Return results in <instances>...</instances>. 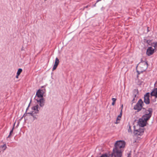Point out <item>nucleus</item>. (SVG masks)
I'll return each instance as SVG.
<instances>
[{
    "mask_svg": "<svg viewBox=\"0 0 157 157\" xmlns=\"http://www.w3.org/2000/svg\"><path fill=\"white\" fill-rule=\"evenodd\" d=\"M147 44L151 45V40H147Z\"/></svg>",
    "mask_w": 157,
    "mask_h": 157,
    "instance_id": "5701e85b",
    "label": "nucleus"
},
{
    "mask_svg": "<svg viewBox=\"0 0 157 157\" xmlns=\"http://www.w3.org/2000/svg\"><path fill=\"white\" fill-rule=\"evenodd\" d=\"M124 150H121L114 147L112 153V156L117 157H121Z\"/></svg>",
    "mask_w": 157,
    "mask_h": 157,
    "instance_id": "7ed1b4c3",
    "label": "nucleus"
},
{
    "mask_svg": "<svg viewBox=\"0 0 157 157\" xmlns=\"http://www.w3.org/2000/svg\"><path fill=\"white\" fill-rule=\"evenodd\" d=\"M42 89H40L36 92V96L39 98H43L44 94L45 92V89L44 86L42 87Z\"/></svg>",
    "mask_w": 157,
    "mask_h": 157,
    "instance_id": "0eeeda50",
    "label": "nucleus"
},
{
    "mask_svg": "<svg viewBox=\"0 0 157 157\" xmlns=\"http://www.w3.org/2000/svg\"><path fill=\"white\" fill-rule=\"evenodd\" d=\"M96 3H97L96 2V3L93 6L94 7V6H96Z\"/></svg>",
    "mask_w": 157,
    "mask_h": 157,
    "instance_id": "473e14b6",
    "label": "nucleus"
},
{
    "mask_svg": "<svg viewBox=\"0 0 157 157\" xmlns=\"http://www.w3.org/2000/svg\"><path fill=\"white\" fill-rule=\"evenodd\" d=\"M7 147L6 146V144H4L3 145L1 146L0 147V149H2L3 151L6 150Z\"/></svg>",
    "mask_w": 157,
    "mask_h": 157,
    "instance_id": "dca6fc26",
    "label": "nucleus"
},
{
    "mask_svg": "<svg viewBox=\"0 0 157 157\" xmlns=\"http://www.w3.org/2000/svg\"><path fill=\"white\" fill-rule=\"evenodd\" d=\"M24 116V115L21 117V119H22L23 118V117Z\"/></svg>",
    "mask_w": 157,
    "mask_h": 157,
    "instance_id": "72a5a7b5",
    "label": "nucleus"
},
{
    "mask_svg": "<svg viewBox=\"0 0 157 157\" xmlns=\"http://www.w3.org/2000/svg\"><path fill=\"white\" fill-rule=\"evenodd\" d=\"M149 95V93H147L144 96V101L146 104H148L150 103Z\"/></svg>",
    "mask_w": 157,
    "mask_h": 157,
    "instance_id": "9d476101",
    "label": "nucleus"
},
{
    "mask_svg": "<svg viewBox=\"0 0 157 157\" xmlns=\"http://www.w3.org/2000/svg\"><path fill=\"white\" fill-rule=\"evenodd\" d=\"M59 63V60L57 58H56L55 59V61L54 63V64L52 68V70L54 71L55 70Z\"/></svg>",
    "mask_w": 157,
    "mask_h": 157,
    "instance_id": "4468645a",
    "label": "nucleus"
},
{
    "mask_svg": "<svg viewBox=\"0 0 157 157\" xmlns=\"http://www.w3.org/2000/svg\"><path fill=\"white\" fill-rule=\"evenodd\" d=\"M102 0H97V1H96V3L99 2V1H101Z\"/></svg>",
    "mask_w": 157,
    "mask_h": 157,
    "instance_id": "cd10ccee",
    "label": "nucleus"
},
{
    "mask_svg": "<svg viewBox=\"0 0 157 157\" xmlns=\"http://www.w3.org/2000/svg\"><path fill=\"white\" fill-rule=\"evenodd\" d=\"M19 75H18L17 74V75L16 76V78H18Z\"/></svg>",
    "mask_w": 157,
    "mask_h": 157,
    "instance_id": "c85d7f7f",
    "label": "nucleus"
},
{
    "mask_svg": "<svg viewBox=\"0 0 157 157\" xmlns=\"http://www.w3.org/2000/svg\"><path fill=\"white\" fill-rule=\"evenodd\" d=\"M11 135V134H9V135L8 136V138L10 136V135Z\"/></svg>",
    "mask_w": 157,
    "mask_h": 157,
    "instance_id": "2f4dec72",
    "label": "nucleus"
},
{
    "mask_svg": "<svg viewBox=\"0 0 157 157\" xmlns=\"http://www.w3.org/2000/svg\"><path fill=\"white\" fill-rule=\"evenodd\" d=\"M144 130L142 129H134V134L136 136H141L142 135L144 132Z\"/></svg>",
    "mask_w": 157,
    "mask_h": 157,
    "instance_id": "1a4fd4ad",
    "label": "nucleus"
},
{
    "mask_svg": "<svg viewBox=\"0 0 157 157\" xmlns=\"http://www.w3.org/2000/svg\"><path fill=\"white\" fill-rule=\"evenodd\" d=\"M154 50L155 48H153L151 47H148L147 50V54L148 56L152 55L154 52Z\"/></svg>",
    "mask_w": 157,
    "mask_h": 157,
    "instance_id": "f8f14e48",
    "label": "nucleus"
},
{
    "mask_svg": "<svg viewBox=\"0 0 157 157\" xmlns=\"http://www.w3.org/2000/svg\"><path fill=\"white\" fill-rule=\"evenodd\" d=\"M15 124V123L14 124L13 127V128H12V130L10 131V134H11L13 132V130L14 129V126Z\"/></svg>",
    "mask_w": 157,
    "mask_h": 157,
    "instance_id": "412c9836",
    "label": "nucleus"
},
{
    "mask_svg": "<svg viewBox=\"0 0 157 157\" xmlns=\"http://www.w3.org/2000/svg\"><path fill=\"white\" fill-rule=\"evenodd\" d=\"M127 157H131V154L129 153L128 154V156Z\"/></svg>",
    "mask_w": 157,
    "mask_h": 157,
    "instance_id": "a878e982",
    "label": "nucleus"
},
{
    "mask_svg": "<svg viewBox=\"0 0 157 157\" xmlns=\"http://www.w3.org/2000/svg\"><path fill=\"white\" fill-rule=\"evenodd\" d=\"M29 106H28V107L27 108V109H26V111H27V110L28 109V108H29Z\"/></svg>",
    "mask_w": 157,
    "mask_h": 157,
    "instance_id": "c756f323",
    "label": "nucleus"
},
{
    "mask_svg": "<svg viewBox=\"0 0 157 157\" xmlns=\"http://www.w3.org/2000/svg\"><path fill=\"white\" fill-rule=\"evenodd\" d=\"M151 45L153 47H154V48L155 49L156 48V47L157 46V42H154L153 43H151Z\"/></svg>",
    "mask_w": 157,
    "mask_h": 157,
    "instance_id": "f3484780",
    "label": "nucleus"
},
{
    "mask_svg": "<svg viewBox=\"0 0 157 157\" xmlns=\"http://www.w3.org/2000/svg\"><path fill=\"white\" fill-rule=\"evenodd\" d=\"M11 135V134H9V135L8 136V138L10 136V135Z\"/></svg>",
    "mask_w": 157,
    "mask_h": 157,
    "instance_id": "7c9ffc66",
    "label": "nucleus"
},
{
    "mask_svg": "<svg viewBox=\"0 0 157 157\" xmlns=\"http://www.w3.org/2000/svg\"><path fill=\"white\" fill-rule=\"evenodd\" d=\"M32 116L33 117L34 119H37V118L34 115H33Z\"/></svg>",
    "mask_w": 157,
    "mask_h": 157,
    "instance_id": "bb28decb",
    "label": "nucleus"
},
{
    "mask_svg": "<svg viewBox=\"0 0 157 157\" xmlns=\"http://www.w3.org/2000/svg\"><path fill=\"white\" fill-rule=\"evenodd\" d=\"M127 127L128 128V132H132V130L131 129V126L129 124H128V125Z\"/></svg>",
    "mask_w": 157,
    "mask_h": 157,
    "instance_id": "6ab92c4d",
    "label": "nucleus"
},
{
    "mask_svg": "<svg viewBox=\"0 0 157 157\" xmlns=\"http://www.w3.org/2000/svg\"><path fill=\"white\" fill-rule=\"evenodd\" d=\"M116 100V99L114 98H112V100L113 101V102L112 103V105H114Z\"/></svg>",
    "mask_w": 157,
    "mask_h": 157,
    "instance_id": "aec40b11",
    "label": "nucleus"
},
{
    "mask_svg": "<svg viewBox=\"0 0 157 157\" xmlns=\"http://www.w3.org/2000/svg\"><path fill=\"white\" fill-rule=\"evenodd\" d=\"M152 109L151 108H149L147 110H146L144 112V114L143 116L141 118L147 122L152 115Z\"/></svg>",
    "mask_w": 157,
    "mask_h": 157,
    "instance_id": "f03ea898",
    "label": "nucleus"
},
{
    "mask_svg": "<svg viewBox=\"0 0 157 157\" xmlns=\"http://www.w3.org/2000/svg\"><path fill=\"white\" fill-rule=\"evenodd\" d=\"M151 100L155 102L157 98V88H154L151 93Z\"/></svg>",
    "mask_w": 157,
    "mask_h": 157,
    "instance_id": "423d86ee",
    "label": "nucleus"
},
{
    "mask_svg": "<svg viewBox=\"0 0 157 157\" xmlns=\"http://www.w3.org/2000/svg\"><path fill=\"white\" fill-rule=\"evenodd\" d=\"M123 105H122V106H121V107L122 108L123 107Z\"/></svg>",
    "mask_w": 157,
    "mask_h": 157,
    "instance_id": "f704fd0d",
    "label": "nucleus"
},
{
    "mask_svg": "<svg viewBox=\"0 0 157 157\" xmlns=\"http://www.w3.org/2000/svg\"><path fill=\"white\" fill-rule=\"evenodd\" d=\"M32 109L34 111V113L38 114L39 113V111L40 110V108L38 105H36L32 107Z\"/></svg>",
    "mask_w": 157,
    "mask_h": 157,
    "instance_id": "ddd939ff",
    "label": "nucleus"
},
{
    "mask_svg": "<svg viewBox=\"0 0 157 157\" xmlns=\"http://www.w3.org/2000/svg\"><path fill=\"white\" fill-rule=\"evenodd\" d=\"M148 67V64L147 62L143 61L139 63L137 66L138 69H140L139 71L140 72H142L145 71L147 69Z\"/></svg>",
    "mask_w": 157,
    "mask_h": 157,
    "instance_id": "f257e3e1",
    "label": "nucleus"
},
{
    "mask_svg": "<svg viewBox=\"0 0 157 157\" xmlns=\"http://www.w3.org/2000/svg\"><path fill=\"white\" fill-rule=\"evenodd\" d=\"M133 96L134 97V98L133 100V101H134L136 98H137V96L138 94V90L137 89H136L134 90L133 91Z\"/></svg>",
    "mask_w": 157,
    "mask_h": 157,
    "instance_id": "2eb2a0df",
    "label": "nucleus"
},
{
    "mask_svg": "<svg viewBox=\"0 0 157 157\" xmlns=\"http://www.w3.org/2000/svg\"><path fill=\"white\" fill-rule=\"evenodd\" d=\"M109 157V156H107L106 155H102L101 157Z\"/></svg>",
    "mask_w": 157,
    "mask_h": 157,
    "instance_id": "393cba45",
    "label": "nucleus"
},
{
    "mask_svg": "<svg viewBox=\"0 0 157 157\" xmlns=\"http://www.w3.org/2000/svg\"><path fill=\"white\" fill-rule=\"evenodd\" d=\"M125 142L124 140H118L116 142L114 147L123 150L125 147Z\"/></svg>",
    "mask_w": 157,
    "mask_h": 157,
    "instance_id": "20e7f679",
    "label": "nucleus"
},
{
    "mask_svg": "<svg viewBox=\"0 0 157 157\" xmlns=\"http://www.w3.org/2000/svg\"><path fill=\"white\" fill-rule=\"evenodd\" d=\"M121 115H122V112H121V113L120 115H119L118 116V117H117V120H119L120 119L119 118H121Z\"/></svg>",
    "mask_w": 157,
    "mask_h": 157,
    "instance_id": "4be33fe9",
    "label": "nucleus"
},
{
    "mask_svg": "<svg viewBox=\"0 0 157 157\" xmlns=\"http://www.w3.org/2000/svg\"><path fill=\"white\" fill-rule=\"evenodd\" d=\"M147 122L142 118H140L138 122V125L141 127H144L146 125Z\"/></svg>",
    "mask_w": 157,
    "mask_h": 157,
    "instance_id": "6e6552de",
    "label": "nucleus"
},
{
    "mask_svg": "<svg viewBox=\"0 0 157 157\" xmlns=\"http://www.w3.org/2000/svg\"><path fill=\"white\" fill-rule=\"evenodd\" d=\"M144 103L141 99L138 101L136 104L134 106V109L137 110V111H140L142 108Z\"/></svg>",
    "mask_w": 157,
    "mask_h": 157,
    "instance_id": "39448f33",
    "label": "nucleus"
},
{
    "mask_svg": "<svg viewBox=\"0 0 157 157\" xmlns=\"http://www.w3.org/2000/svg\"><path fill=\"white\" fill-rule=\"evenodd\" d=\"M28 113L30 114L32 116H33L34 115V114H33V112H31V113Z\"/></svg>",
    "mask_w": 157,
    "mask_h": 157,
    "instance_id": "b1692460",
    "label": "nucleus"
},
{
    "mask_svg": "<svg viewBox=\"0 0 157 157\" xmlns=\"http://www.w3.org/2000/svg\"><path fill=\"white\" fill-rule=\"evenodd\" d=\"M36 100L39 104L40 107H43L44 106L45 100L44 98H41L39 99H36Z\"/></svg>",
    "mask_w": 157,
    "mask_h": 157,
    "instance_id": "9b49d317",
    "label": "nucleus"
},
{
    "mask_svg": "<svg viewBox=\"0 0 157 157\" xmlns=\"http://www.w3.org/2000/svg\"><path fill=\"white\" fill-rule=\"evenodd\" d=\"M22 69L21 68H19L18 69L17 72V74L18 75H19L21 73L22 71Z\"/></svg>",
    "mask_w": 157,
    "mask_h": 157,
    "instance_id": "a211bd4d",
    "label": "nucleus"
}]
</instances>
